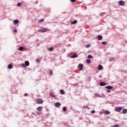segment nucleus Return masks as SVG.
Returning <instances> with one entry per match:
<instances>
[{
  "label": "nucleus",
  "mask_w": 127,
  "mask_h": 127,
  "mask_svg": "<svg viewBox=\"0 0 127 127\" xmlns=\"http://www.w3.org/2000/svg\"><path fill=\"white\" fill-rule=\"evenodd\" d=\"M53 49H54L53 48L51 47V48H49L48 49V51H53Z\"/></svg>",
  "instance_id": "22"
},
{
  "label": "nucleus",
  "mask_w": 127,
  "mask_h": 127,
  "mask_svg": "<svg viewBox=\"0 0 127 127\" xmlns=\"http://www.w3.org/2000/svg\"><path fill=\"white\" fill-rule=\"evenodd\" d=\"M42 109H43L42 107H39L37 108V110L38 112H41V111H42Z\"/></svg>",
  "instance_id": "8"
},
{
  "label": "nucleus",
  "mask_w": 127,
  "mask_h": 127,
  "mask_svg": "<svg viewBox=\"0 0 127 127\" xmlns=\"http://www.w3.org/2000/svg\"><path fill=\"white\" fill-rule=\"evenodd\" d=\"M44 21V19H41L39 20L38 22H43Z\"/></svg>",
  "instance_id": "25"
},
{
  "label": "nucleus",
  "mask_w": 127,
  "mask_h": 127,
  "mask_svg": "<svg viewBox=\"0 0 127 127\" xmlns=\"http://www.w3.org/2000/svg\"><path fill=\"white\" fill-rule=\"evenodd\" d=\"M71 58H77V54H74L71 57Z\"/></svg>",
  "instance_id": "21"
},
{
  "label": "nucleus",
  "mask_w": 127,
  "mask_h": 127,
  "mask_svg": "<svg viewBox=\"0 0 127 127\" xmlns=\"http://www.w3.org/2000/svg\"><path fill=\"white\" fill-rule=\"evenodd\" d=\"M36 62H39V63H40V61L39 60V59H36Z\"/></svg>",
  "instance_id": "32"
},
{
  "label": "nucleus",
  "mask_w": 127,
  "mask_h": 127,
  "mask_svg": "<svg viewBox=\"0 0 127 127\" xmlns=\"http://www.w3.org/2000/svg\"><path fill=\"white\" fill-rule=\"evenodd\" d=\"M25 96H27V94H26V93H25Z\"/></svg>",
  "instance_id": "38"
},
{
  "label": "nucleus",
  "mask_w": 127,
  "mask_h": 127,
  "mask_svg": "<svg viewBox=\"0 0 127 127\" xmlns=\"http://www.w3.org/2000/svg\"><path fill=\"white\" fill-rule=\"evenodd\" d=\"M119 4L120 5H125V1H124L123 0H120L119 1Z\"/></svg>",
  "instance_id": "7"
},
{
  "label": "nucleus",
  "mask_w": 127,
  "mask_h": 127,
  "mask_svg": "<svg viewBox=\"0 0 127 127\" xmlns=\"http://www.w3.org/2000/svg\"><path fill=\"white\" fill-rule=\"evenodd\" d=\"M86 63L88 64H90L91 63V61L90 60H86Z\"/></svg>",
  "instance_id": "23"
},
{
  "label": "nucleus",
  "mask_w": 127,
  "mask_h": 127,
  "mask_svg": "<svg viewBox=\"0 0 127 127\" xmlns=\"http://www.w3.org/2000/svg\"><path fill=\"white\" fill-rule=\"evenodd\" d=\"M98 40H102V39H103V36H102V35H98Z\"/></svg>",
  "instance_id": "10"
},
{
  "label": "nucleus",
  "mask_w": 127,
  "mask_h": 127,
  "mask_svg": "<svg viewBox=\"0 0 127 127\" xmlns=\"http://www.w3.org/2000/svg\"><path fill=\"white\" fill-rule=\"evenodd\" d=\"M83 67H84V65L83 64H79L78 65V69H79V70H80V71H82Z\"/></svg>",
  "instance_id": "5"
},
{
  "label": "nucleus",
  "mask_w": 127,
  "mask_h": 127,
  "mask_svg": "<svg viewBox=\"0 0 127 127\" xmlns=\"http://www.w3.org/2000/svg\"><path fill=\"white\" fill-rule=\"evenodd\" d=\"M8 68H9V69H11V68H12V64H8Z\"/></svg>",
  "instance_id": "18"
},
{
  "label": "nucleus",
  "mask_w": 127,
  "mask_h": 127,
  "mask_svg": "<svg viewBox=\"0 0 127 127\" xmlns=\"http://www.w3.org/2000/svg\"><path fill=\"white\" fill-rule=\"evenodd\" d=\"M106 85H107L106 83H104V82L100 83V86H106Z\"/></svg>",
  "instance_id": "11"
},
{
  "label": "nucleus",
  "mask_w": 127,
  "mask_h": 127,
  "mask_svg": "<svg viewBox=\"0 0 127 127\" xmlns=\"http://www.w3.org/2000/svg\"><path fill=\"white\" fill-rule=\"evenodd\" d=\"M104 114H106V115H110V114H111V112L108 111H104Z\"/></svg>",
  "instance_id": "14"
},
{
  "label": "nucleus",
  "mask_w": 127,
  "mask_h": 127,
  "mask_svg": "<svg viewBox=\"0 0 127 127\" xmlns=\"http://www.w3.org/2000/svg\"><path fill=\"white\" fill-rule=\"evenodd\" d=\"M14 24H17V23H18V22H19V21H18V20H14L13 21Z\"/></svg>",
  "instance_id": "12"
},
{
  "label": "nucleus",
  "mask_w": 127,
  "mask_h": 127,
  "mask_svg": "<svg viewBox=\"0 0 127 127\" xmlns=\"http://www.w3.org/2000/svg\"><path fill=\"white\" fill-rule=\"evenodd\" d=\"M127 109H124L123 110V114H127Z\"/></svg>",
  "instance_id": "13"
},
{
  "label": "nucleus",
  "mask_w": 127,
  "mask_h": 127,
  "mask_svg": "<svg viewBox=\"0 0 127 127\" xmlns=\"http://www.w3.org/2000/svg\"><path fill=\"white\" fill-rule=\"evenodd\" d=\"M107 92H108V93H110V92H111V90H107Z\"/></svg>",
  "instance_id": "36"
},
{
  "label": "nucleus",
  "mask_w": 127,
  "mask_h": 127,
  "mask_svg": "<svg viewBox=\"0 0 127 127\" xmlns=\"http://www.w3.org/2000/svg\"><path fill=\"white\" fill-rule=\"evenodd\" d=\"M20 5H21V3H17V6H20Z\"/></svg>",
  "instance_id": "31"
},
{
  "label": "nucleus",
  "mask_w": 127,
  "mask_h": 127,
  "mask_svg": "<svg viewBox=\"0 0 127 127\" xmlns=\"http://www.w3.org/2000/svg\"><path fill=\"white\" fill-rule=\"evenodd\" d=\"M115 59L114 58H111L109 59L110 61H113V60H114Z\"/></svg>",
  "instance_id": "30"
},
{
  "label": "nucleus",
  "mask_w": 127,
  "mask_h": 127,
  "mask_svg": "<svg viewBox=\"0 0 127 127\" xmlns=\"http://www.w3.org/2000/svg\"><path fill=\"white\" fill-rule=\"evenodd\" d=\"M71 2H75L76 1V0H70Z\"/></svg>",
  "instance_id": "34"
},
{
  "label": "nucleus",
  "mask_w": 127,
  "mask_h": 127,
  "mask_svg": "<svg viewBox=\"0 0 127 127\" xmlns=\"http://www.w3.org/2000/svg\"><path fill=\"white\" fill-rule=\"evenodd\" d=\"M61 106V103L59 102H57L55 104V107H56L57 108H59V107H60Z\"/></svg>",
  "instance_id": "6"
},
{
  "label": "nucleus",
  "mask_w": 127,
  "mask_h": 127,
  "mask_svg": "<svg viewBox=\"0 0 127 127\" xmlns=\"http://www.w3.org/2000/svg\"><path fill=\"white\" fill-rule=\"evenodd\" d=\"M63 111H64V112H66V111H67V109L66 108V107H63Z\"/></svg>",
  "instance_id": "24"
},
{
  "label": "nucleus",
  "mask_w": 127,
  "mask_h": 127,
  "mask_svg": "<svg viewBox=\"0 0 127 127\" xmlns=\"http://www.w3.org/2000/svg\"><path fill=\"white\" fill-rule=\"evenodd\" d=\"M90 45H87L86 46V47L89 48L90 47Z\"/></svg>",
  "instance_id": "35"
},
{
  "label": "nucleus",
  "mask_w": 127,
  "mask_h": 127,
  "mask_svg": "<svg viewBox=\"0 0 127 127\" xmlns=\"http://www.w3.org/2000/svg\"><path fill=\"white\" fill-rule=\"evenodd\" d=\"M91 114H95V110H92L91 111Z\"/></svg>",
  "instance_id": "33"
},
{
  "label": "nucleus",
  "mask_w": 127,
  "mask_h": 127,
  "mask_svg": "<svg viewBox=\"0 0 127 127\" xmlns=\"http://www.w3.org/2000/svg\"><path fill=\"white\" fill-rule=\"evenodd\" d=\"M94 97H99V94L98 93L94 94Z\"/></svg>",
  "instance_id": "27"
},
{
  "label": "nucleus",
  "mask_w": 127,
  "mask_h": 127,
  "mask_svg": "<svg viewBox=\"0 0 127 127\" xmlns=\"http://www.w3.org/2000/svg\"><path fill=\"white\" fill-rule=\"evenodd\" d=\"M106 89H108V90H112L113 89V86H107L106 87Z\"/></svg>",
  "instance_id": "9"
},
{
  "label": "nucleus",
  "mask_w": 127,
  "mask_h": 127,
  "mask_svg": "<svg viewBox=\"0 0 127 127\" xmlns=\"http://www.w3.org/2000/svg\"><path fill=\"white\" fill-rule=\"evenodd\" d=\"M60 92H61V94L62 95H64L65 94V92H64V90H61Z\"/></svg>",
  "instance_id": "19"
},
{
  "label": "nucleus",
  "mask_w": 127,
  "mask_h": 127,
  "mask_svg": "<svg viewBox=\"0 0 127 127\" xmlns=\"http://www.w3.org/2000/svg\"><path fill=\"white\" fill-rule=\"evenodd\" d=\"M18 50H19V51H22V50H23V47H20L18 48Z\"/></svg>",
  "instance_id": "20"
},
{
  "label": "nucleus",
  "mask_w": 127,
  "mask_h": 127,
  "mask_svg": "<svg viewBox=\"0 0 127 127\" xmlns=\"http://www.w3.org/2000/svg\"><path fill=\"white\" fill-rule=\"evenodd\" d=\"M102 44L103 45H106V44H107V42H102Z\"/></svg>",
  "instance_id": "26"
},
{
  "label": "nucleus",
  "mask_w": 127,
  "mask_h": 127,
  "mask_svg": "<svg viewBox=\"0 0 127 127\" xmlns=\"http://www.w3.org/2000/svg\"><path fill=\"white\" fill-rule=\"evenodd\" d=\"M102 69H103V66L99 65L98 66V70H102Z\"/></svg>",
  "instance_id": "16"
},
{
  "label": "nucleus",
  "mask_w": 127,
  "mask_h": 127,
  "mask_svg": "<svg viewBox=\"0 0 127 127\" xmlns=\"http://www.w3.org/2000/svg\"><path fill=\"white\" fill-rule=\"evenodd\" d=\"M120 127V126H119L118 125H115L113 126V127Z\"/></svg>",
  "instance_id": "29"
},
{
  "label": "nucleus",
  "mask_w": 127,
  "mask_h": 127,
  "mask_svg": "<svg viewBox=\"0 0 127 127\" xmlns=\"http://www.w3.org/2000/svg\"><path fill=\"white\" fill-rule=\"evenodd\" d=\"M50 74H51V75H52V70H51L50 71Z\"/></svg>",
  "instance_id": "37"
},
{
  "label": "nucleus",
  "mask_w": 127,
  "mask_h": 127,
  "mask_svg": "<svg viewBox=\"0 0 127 127\" xmlns=\"http://www.w3.org/2000/svg\"><path fill=\"white\" fill-rule=\"evenodd\" d=\"M77 23V20H74L73 21L71 22V24H75Z\"/></svg>",
  "instance_id": "15"
},
{
  "label": "nucleus",
  "mask_w": 127,
  "mask_h": 127,
  "mask_svg": "<svg viewBox=\"0 0 127 127\" xmlns=\"http://www.w3.org/2000/svg\"><path fill=\"white\" fill-rule=\"evenodd\" d=\"M87 58L88 59H92L93 58V56H92L91 55H89L87 57Z\"/></svg>",
  "instance_id": "17"
},
{
  "label": "nucleus",
  "mask_w": 127,
  "mask_h": 127,
  "mask_svg": "<svg viewBox=\"0 0 127 127\" xmlns=\"http://www.w3.org/2000/svg\"><path fill=\"white\" fill-rule=\"evenodd\" d=\"M124 109V108L122 107H116V108L115 109V111L116 112H121V111H122V110H123Z\"/></svg>",
  "instance_id": "2"
},
{
  "label": "nucleus",
  "mask_w": 127,
  "mask_h": 127,
  "mask_svg": "<svg viewBox=\"0 0 127 127\" xmlns=\"http://www.w3.org/2000/svg\"><path fill=\"white\" fill-rule=\"evenodd\" d=\"M22 66H23V67H26V66H29V62H28V61H26L25 62V64H22Z\"/></svg>",
  "instance_id": "3"
},
{
  "label": "nucleus",
  "mask_w": 127,
  "mask_h": 127,
  "mask_svg": "<svg viewBox=\"0 0 127 127\" xmlns=\"http://www.w3.org/2000/svg\"><path fill=\"white\" fill-rule=\"evenodd\" d=\"M47 30H48V29H46V28H42L41 29L39 30V32H46Z\"/></svg>",
  "instance_id": "4"
},
{
  "label": "nucleus",
  "mask_w": 127,
  "mask_h": 127,
  "mask_svg": "<svg viewBox=\"0 0 127 127\" xmlns=\"http://www.w3.org/2000/svg\"><path fill=\"white\" fill-rule=\"evenodd\" d=\"M13 32L14 33H16V32H17V30H16V29H15L13 30Z\"/></svg>",
  "instance_id": "28"
},
{
  "label": "nucleus",
  "mask_w": 127,
  "mask_h": 127,
  "mask_svg": "<svg viewBox=\"0 0 127 127\" xmlns=\"http://www.w3.org/2000/svg\"><path fill=\"white\" fill-rule=\"evenodd\" d=\"M35 101L36 103L38 104V105H41V104H43V100L40 98H37Z\"/></svg>",
  "instance_id": "1"
}]
</instances>
